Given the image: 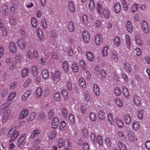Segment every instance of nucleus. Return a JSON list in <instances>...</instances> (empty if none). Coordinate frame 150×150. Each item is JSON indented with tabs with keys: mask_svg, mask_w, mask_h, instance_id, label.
I'll return each instance as SVG.
<instances>
[{
	"mask_svg": "<svg viewBox=\"0 0 150 150\" xmlns=\"http://www.w3.org/2000/svg\"><path fill=\"white\" fill-rule=\"evenodd\" d=\"M3 108V116L2 117L3 122H5L8 119L11 113V110L9 109L10 105L7 103H5Z\"/></svg>",
	"mask_w": 150,
	"mask_h": 150,
	"instance_id": "nucleus-1",
	"label": "nucleus"
},
{
	"mask_svg": "<svg viewBox=\"0 0 150 150\" xmlns=\"http://www.w3.org/2000/svg\"><path fill=\"white\" fill-rule=\"evenodd\" d=\"M19 134V132L16 131L14 128H12L8 132L7 134L8 137L10 138L9 141L12 142L15 140Z\"/></svg>",
	"mask_w": 150,
	"mask_h": 150,
	"instance_id": "nucleus-2",
	"label": "nucleus"
},
{
	"mask_svg": "<svg viewBox=\"0 0 150 150\" xmlns=\"http://www.w3.org/2000/svg\"><path fill=\"white\" fill-rule=\"evenodd\" d=\"M26 136L25 134H23L19 138L17 142V145L19 149H22L24 146L25 142L24 141Z\"/></svg>",
	"mask_w": 150,
	"mask_h": 150,
	"instance_id": "nucleus-3",
	"label": "nucleus"
},
{
	"mask_svg": "<svg viewBox=\"0 0 150 150\" xmlns=\"http://www.w3.org/2000/svg\"><path fill=\"white\" fill-rule=\"evenodd\" d=\"M141 27L142 31L144 33L148 34L149 33V25L146 21L143 20L142 21Z\"/></svg>",
	"mask_w": 150,
	"mask_h": 150,
	"instance_id": "nucleus-4",
	"label": "nucleus"
},
{
	"mask_svg": "<svg viewBox=\"0 0 150 150\" xmlns=\"http://www.w3.org/2000/svg\"><path fill=\"white\" fill-rule=\"evenodd\" d=\"M61 73L58 71L55 72H52L51 73V78L54 81L59 80L60 79Z\"/></svg>",
	"mask_w": 150,
	"mask_h": 150,
	"instance_id": "nucleus-5",
	"label": "nucleus"
},
{
	"mask_svg": "<svg viewBox=\"0 0 150 150\" xmlns=\"http://www.w3.org/2000/svg\"><path fill=\"white\" fill-rule=\"evenodd\" d=\"M17 43L18 47L21 49L24 50L25 49L26 44L25 40L21 38H19L17 41Z\"/></svg>",
	"mask_w": 150,
	"mask_h": 150,
	"instance_id": "nucleus-6",
	"label": "nucleus"
},
{
	"mask_svg": "<svg viewBox=\"0 0 150 150\" xmlns=\"http://www.w3.org/2000/svg\"><path fill=\"white\" fill-rule=\"evenodd\" d=\"M128 137L129 141L132 142H134L138 140V138L135 137L134 132L131 131L128 132Z\"/></svg>",
	"mask_w": 150,
	"mask_h": 150,
	"instance_id": "nucleus-7",
	"label": "nucleus"
},
{
	"mask_svg": "<svg viewBox=\"0 0 150 150\" xmlns=\"http://www.w3.org/2000/svg\"><path fill=\"white\" fill-rule=\"evenodd\" d=\"M8 48L10 52L13 53H15L17 52V48L16 46L13 42L9 43Z\"/></svg>",
	"mask_w": 150,
	"mask_h": 150,
	"instance_id": "nucleus-8",
	"label": "nucleus"
},
{
	"mask_svg": "<svg viewBox=\"0 0 150 150\" xmlns=\"http://www.w3.org/2000/svg\"><path fill=\"white\" fill-rule=\"evenodd\" d=\"M82 35L83 40L86 42H88L89 40V35L88 31L84 30L82 33Z\"/></svg>",
	"mask_w": 150,
	"mask_h": 150,
	"instance_id": "nucleus-9",
	"label": "nucleus"
},
{
	"mask_svg": "<svg viewBox=\"0 0 150 150\" xmlns=\"http://www.w3.org/2000/svg\"><path fill=\"white\" fill-rule=\"evenodd\" d=\"M37 33L38 38V41L40 42H41L44 40V37L42 31L39 28H38L37 29Z\"/></svg>",
	"mask_w": 150,
	"mask_h": 150,
	"instance_id": "nucleus-10",
	"label": "nucleus"
},
{
	"mask_svg": "<svg viewBox=\"0 0 150 150\" xmlns=\"http://www.w3.org/2000/svg\"><path fill=\"white\" fill-rule=\"evenodd\" d=\"M32 93L31 91L28 90L26 91L23 94L21 97V99L23 101H25L28 98Z\"/></svg>",
	"mask_w": 150,
	"mask_h": 150,
	"instance_id": "nucleus-11",
	"label": "nucleus"
},
{
	"mask_svg": "<svg viewBox=\"0 0 150 150\" xmlns=\"http://www.w3.org/2000/svg\"><path fill=\"white\" fill-rule=\"evenodd\" d=\"M102 39L101 35L99 34H96L95 37V43L98 45H100L102 42Z\"/></svg>",
	"mask_w": 150,
	"mask_h": 150,
	"instance_id": "nucleus-12",
	"label": "nucleus"
},
{
	"mask_svg": "<svg viewBox=\"0 0 150 150\" xmlns=\"http://www.w3.org/2000/svg\"><path fill=\"white\" fill-rule=\"evenodd\" d=\"M126 28L129 32L131 33L132 32L133 27L131 21H128L126 23Z\"/></svg>",
	"mask_w": 150,
	"mask_h": 150,
	"instance_id": "nucleus-13",
	"label": "nucleus"
},
{
	"mask_svg": "<svg viewBox=\"0 0 150 150\" xmlns=\"http://www.w3.org/2000/svg\"><path fill=\"white\" fill-rule=\"evenodd\" d=\"M28 111L27 109H24L22 110L19 115V118L23 119L26 117L28 115Z\"/></svg>",
	"mask_w": 150,
	"mask_h": 150,
	"instance_id": "nucleus-14",
	"label": "nucleus"
},
{
	"mask_svg": "<svg viewBox=\"0 0 150 150\" xmlns=\"http://www.w3.org/2000/svg\"><path fill=\"white\" fill-rule=\"evenodd\" d=\"M87 59L90 62L92 61L94 59V56L92 52L87 51L86 53Z\"/></svg>",
	"mask_w": 150,
	"mask_h": 150,
	"instance_id": "nucleus-15",
	"label": "nucleus"
},
{
	"mask_svg": "<svg viewBox=\"0 0 150 150\" xmlns=\"http://www.w3.org/2000/svg\"><path fill=\"white\" fill-rule=\"evenodd\" d=\"M115 12L117 13H118L120 11L121 6L120 4L119 3H115L113 6Z\"/></svg>",
	"mask_w": 150,
	"mask_h": 150,
	"instance_id": "nucleus-16",
	"label": "nucleus"
},
{
	"mask_svg": "<svg viewBox=\"0 0 150 150\" xmlns=\"http://www.w3.org/2000/svg\"><path fill=\"white\" fill-rule=\"evenodd\" d=\"M125 121L127 124H129L131 122V119L130 115L128 114H125L123 116Z\"/></svg>",
	"mask_w": 150,
	"mask_h": 150,
	"instance_id": "nucleus-17",
	"label": "nucleus"
},
{
	"mask_svg": "<svg viewBox=\"0 0 150 150\" xmlns=\"http://www.w3.org/2000/svg\"><path fill=\"white\" fill-rule=\"evenodd\" d=\"M125 43L127 48L130 50L131 41L129 36L127 35H126L125 36Z\"/></svg>",
	"mask_w": 150,
	"mask_h": 150,
	"instance_id": "nucleus-18",
	"label": "nucleus"
},
{
	"mask_svg": "<svg viewBox=\"0 0 150 150\" xmlns=\"http://www.w3.org/2000/svg\"><path fill=\"white\" fill-rule=\"evenodd\" d=\"M42 76L45 79H47L49 76V73L48 71L46 69H44L42 72Z\"/></svg>",
	"mask_w": 150,
	"mask_h": 150,
	"instance_id": "nucleus-19",
	"label": "nucleus"
},
{
	"mask_svg": "<svg viewBox=\"0 0 150 150\" xmlns=\"http://www.w3.org/2000/svg\"><path fill=\"white\" fill-rule=\"evenodd\" d=\"M22 57L21 54H16L15 57V60L16 64H20L22 61Z\"/></svg>",
	"mask_w": 150,
	"mask_h": 150,
	"instance_id": "nucleus-20",
	"label": "nucleus"
},
{
	"mask_svg": "<svg viewBox=\"0 0 150 150\" xmlns=\"http://www.w3.org/2000/svg\"><path fill=\"white\" fill-rule=\"evenodd\" d=\"M68 7L70 11L73 13L75 11V5L74 2L72 1H70L68 3Z\"/></svg>",
	"mask_w": 150,
	"mask_h": 150,
	"instance_id": "nucleus-21",
	"label": "nucleus"
},
{
	"mask_svg": "<svg viewBox=\"0 0 150 150\" xmlns=\"http://www.w3.org/2000/svg\"><path fill=\"white\" fill-rule=\"evenodd\" d=\"M59 120L58 118L57 117H55L52 122V127L54 128L57 127L59 125Z\"/></svg>",
	"mask_w": 150,
	"mask_h": 150,
	"instance_id": "nucleus-22",
	"label": "nucleus"
},
{
	"mask_svg": "<svg viewBox=\"0 0 150 150\" xmlns=\"http://www.w3.org/2000/svg\"><path fill=\"white\" fill-rule=\"evenodd\" d=\"M124 68L126 72L128 73L132 71V68L130 65L128 63L125 62L124 64Z\"/></svg>",
	"mask_w": 150,
	"mask_h": 150,
	"instance_id": "nucleus-23",
	"label": "nucleus"
},
{
	"mask_svg": "<svg viewBox=\"0 0 150 150\" xmlns=\"http://www.w3.org/2000/svg\"><path fill=\"white\" fill-rule=\"evenodd\" d=\"M114 103L117 106L120 108H121L123 106V103L122 101L119 98H117L114 101Z\"/></svg>",
	"mask_w": 150,
	"mask_h": 150,
	"instance_id": "nucleus-24",
	"label": "nucleus"
},
{
	"mask_svg": "<svg viewBox=\"0 0 150 150\" xmlns=\"http://www.w3.org/2000/svg\"><path fill=\"white\" fill-rule=\"evenodd\" d=\"M40 131L38 129L33 130L31 132L30 135V137L32 138L40 134Z\"/></svg>",
	"mask_w": 150,
	"mask_h": 150,
	"instance_id": "nucleus-25",
	"label": "nucleus"
},
{
	"mask_svg": "<svg viewBox=\"0 0 150 150\" xmlns=\"http://www.w3.org/2000/svg\"><path fill=\"white\" fill-rule=\"evenodd\" d=\"M108 118L110 123L112 125H113L115 122L112 114L111 113H108Z\"/></svg>",
	"mask_w": 150,
	"mask_h": 150,
	"instance_id": "nucleus-26",
	"label": "nucleus"
},
{
	"mask_svg": "<svg viewBox=\"0 0 150 150\" xmlns=\"http://www.w3.org/2000/svg\"><path fill=\"white\" fill-rule=\"evenodd\" d=\"M68 29L71 32H73L75 29L74 23L72 21L69 22L68 25Z\"/></svg>",
	"mask_w": 150,
	"mask_h": 150,
	"instance_id": "nucleus-27",
	"label": "nucleus"
},
{
	"mask_svg": "<svg viewBox=\"0 0 150 150\" xmlns=\"http://www.w3.org/2000/svg\"><path fill=\"white\" fill-rule=\"evenodd\" d=\"M123 93L125 96L128 98L129 96V93L127 88L125 87H124L122 88Z\"/></svg>",
	"mask_w": 150,
	"mask_h": 150,
	"instance_id": "nucleus-28",
	"label": "nucleus"
},
{
	"mask_svg": "<svg viewBox=\"0 0 150 150\" xmlns=\"http://www.w3.org/2000/svg\"><path fill=\"white\" fill-rule=\"evenodd\" d=\"M96 10L98 14L100 15L103 14V9L101 5L98 3L97 4L96 6Z\"/></svg>",
	"mask_w": 150,
	"mask_h": 150,
	"instance_id": "nucleus-29",
	"label": "nucleus"
},
{
	"mask_svg": "<svg viewBox=\"0 0 150 150\" xmlns=\"http://www.w3.org/2000/svg\"><path fill=\"white\" fill-rule=\"evenodd\" d=\"M132 129L135 131L138 130L139 128V124L137 122H133L132 125Z\"/></svg>",
	"mask_w": 150,
	"mask_h": 150,
	"instance_id": "nucleus-30",
	"label": "nucleus"
},
{
	"mask_svg": "<svg viewBox=\"0 0 150 150\" xmlns=\"http://www.w3.org/2000/svg\"><path fill=\"white\" fill-rule=\"evenodd\" d=\"M93 89L95 94L97 96H98L100 94L99 88L98 86L94 84L93 86Z\"/></svg>",
	"mask_w": 150,
	"mask_h": 150,
	"instance_id": "nucleus-31",
	"label": "nucleus"
},
{
	"mask_svg": "<svg viewBox=\"0 0 150 150\" xmlns=\"http://www.w3.org/2000/svg\"><path fill=\"white\" fill-rule=\"evenodd\" d=\"M79 83L80 86L81 87L85 88L86 87V85L84 79L81 77L79 79Z\"/></svg>",
	"mask_w": 150,
	"mask_h": 150,
	"instance_id": "nucleus-32",
	"label": "nucleus"
},
{
	"mask_svg": "<svg viewBox=\"0 0 150 150\" xmlns=\"http://www.w3.org/2000/svg\"><path fill=\"white\" fill-rule=\"evenodd\" d=\"M29 72V69L27 68H24L22 71L21 76L23 77H26Z\"/></svg>",
	"mask_w": 150,
	"mask_h": 150,
	"instance_id": "nucleus-33",
	"label": "nucleus"
},
{
	"mask_svg": "<svg viewBox=\"0 0 150 150\" xmlns=\"http://www.w3.org/2000/svg\"><path fill=\"white\" fill-rule=\"evenodd\" d=\"M73 71L75 72H77L79 70V66L76 62H73L72 65Z\"/></svg>",
	"mask_w": 150,
	"mask_h": 150,
	"instance_id": "nucleus-34",
	"label": "nucleus"
},
{
	"mask_svg": "<svg viewBox=\"0 0 150 150\" xmlns=\"http://www.w3.org/2000/svg\"><path fill=\"white\" fill-rule=\"evenodd\" d=\"M113 42L115 46H120V43L119 37L117 36L115 37L113 39Z\"/></svg>",
	"mask_w": 150,
	"mask_h": 150,
	"instance_id": "nucleus-35",
	"label": "nucleus"
},
{
	"mask_svg": "<svg viewBox=\"0 0 150 150\" xmlns=\"http://www.w3.org/2000/svg\"><path fill=\"white\" fill-rule=\"evenodd\" d=\"M134 104L137 106H139L141 104L140 101L138 99V97L137 95L135 96L133 98Z\"/></svg>",
	"mask_w": 150,
	"mask_h": 150,
	"instance_id": "nucleus-36",
	"label": "nucleus"
},
{
	"mask_svg": "<svg viewBox=\"0 0 150 150\" xmlns=\"http://www.w3.org/2000/svg\"><path fill=\"white\" fill-rule=\"evenodd\" d=\"M103 10V13L104 17L106 19H108L110 15L109 10L106 8H104Z\"/></svg>",
	"mask_w": 150,
	"mask_h": 150,
	"instance_id": "nucleus-37",
	"label": "nucleus"
},
{
	"mask_svg": "<svg viewBox=\"0 0 150 150\" xmlns=\"http://www.w3.org/2000/svg\"><path fill=\"white\" fill-rule=\"evenodd\" d=\"M84 99L85 101L88 102L90 100V96L88 92L86 91L84 94Z\"/></svg>",
	"mask_w": 150,
	"mask_h": 150,
	"instance_id": "nucleus-38",
	"label": "nucleus"
},
{
	"mask_svg": "<svg viewBox=\"0 0 150 150\" xmlns=\"http://www.w3.org/2000/svg\"><path fill=\"white\" fill-rule=\"evenodd\" d=\"M82 24L84 25H87L88 23V18L86 15H83L82 18Z\"/></svg>",
	"mask_w": 150,
	"mask_h": 150,
	"instance_id": "nucleus-39",
	"label": "nucleus"
},
{
	"mask_svg": "<svg viewBox=\"0 0 150 150\" xmlns=\"http://www.w3.org/2000/svg\"><path fill=\"white\" fill-rule=\"evenodd\" d=\"M108 46H106L104 47L102 50V53L103 57H106L108 54Z\"/></svg>",
	"mask_w": 150,
	"mask_h": 150,
	"instance_id": "nucleus-40",
	"label": "nucleus"
},
{
	"mask_svg": "<svg viewBox=\"0 0 150 150\" xmlns=\"http://www.w3.org/2000/svg\"><path fill=\"white\" fill-rule=\"evenodd\" d=\"M136 42L139 45L142 46L143 44L142 40L139 36H136L135 37Z\"/></svg>",
	"mask_w": 150,
	"mask_h": 150,
	"instance_id": "nucleus-41",
	"label": "nucleus"
},
{
	"mask_svg": "<svg viewBox=\"0 0 150 150\" xmlns=\"http://www.w3.org/2000/svg\"><path fill=\"white\" fill-rule=\"evenodd\" d=\"M63 145L65 149L67 150L69 149V148L70 145V144L68 139H66L64 140Z\"/></svg>",
	"mask_w": 150,
	"mask_h": 150,
	"instance_id": "nucleus-42",
	"label": "nucleus"
},
{
	"mask_svg": "<svg viewBox=\"0 0 150 150\" xmlns=\"http://www.w3.org/2000/svg\"><path fill=\"white\" fill-rule=\"evenodd\" d=\"M112 56L115 62L118 60V57L117 52L114 50L112 51Z\"/></svg>",
	"mask_w": 150,
	"mask_h": 150,
	"instance_id": "nucleus-43",
	"label": "nucleus"
},
{
	"mask_svg": "<svg viewBox=\"0 0 150 150\" xmlns=\"http://www.w3.org/2000/svg\"><path fill=\"white\" fill-rule=\"evenodd\" d=\"M41 25L44 29H46L47 28V24L46 20L44 18H43L41 22Z\"/></svg>",
	"mask_w": 150,
	"mask_h": 150,
	"instance_id": "nucleus-44",
	"label": "nucleus"
},
{
	"mask_svg": "<svg viewBox=\"0 0 150 150\" xmlns=\"http://www.w3.org/2000/svg\"><path fill=\"white\" fill-rule=\"evenodd\" d=\"M114 93L117 96H120L121 93V91L120 89L118 87H115L114 88Z\"/></svg>",
	"mask_w": 150,
	"mask_h": 150,
	"instance_id": "nucleus-45",
	"label": "nucleus"
},
{
	"mask_svg": "<svg viewBox=\"0 0 150 150\" xmlns=\"http://www.w3.org/2000/svg\"><path fill=\"white\" fill-rule=\"evenodd\" d=\"M16 95V93L13 92L11 93L8 96L7 100L8 101H11L15 97Z\"/></svg>",
	"mask_w": 150,
	"mask_h": 150,
	"instance_id": "nucleus-46",
	"label": "nucleus"
},
{
	"mask_svg": "<svg viewBox=\"0 0 150 150\" xmlns=\"http://www.w3.org/2000/svg\"><path fill=\"white\" fill-rule=\"evenodd\" d=\"M89 118L92 121H95L96 120V113L93 112L90 113L89 114Z\"/></svg>",
	"mask_w": 150,
	"mask_h": 150,
	"instance_id": "nucleus-47",
	"label": "nucleus"
},
{
	"mask_svg": "<svg viewBox=\"0 0 150 150\" xmlns=\"http://www.w3.org/2000/svg\"><path fill=\"white\" fill-rule=\"evenodd\" d=\"M31 23L32 26L33 27L36 28L38 24V22L37 19L35 18H32L31 19Z\"/></svg>",
	"mask_w": 150,
	"mask_h": 150,
	"instance_id": "nucleus-48",
	"label": "nucleus"
},
{
	"mask_svg": "<svg viewBox=\"0 0 150 150\" xmlns=\"http://www.w3.org/2000/svg\"><path fill=\"white\" fill-rule=\"evenodd\" d=\"M138 6L137 4H133L131 7V11L133 13L136 12L138 9Z\"/></svg>",
	"mask_w": 150,
	"mask_h": 150,
	"instance_id": "nucleus-49",
	"label": "nucleus"
},
{
	"mask_svg": "<svg viewBox=\"0 0 150 150\" xmlns=\"http://www.w3.org/2000/svg\"><path fill=\"white\" fill-rule=\"evenodd\" d=\"M98 116L100 120H104L105 118L104 112L102 110H100L98 113Z\"/></svg>",
	"mask_w": 150,
	"mask_h": 150,
	"instance_id": "nucleus-50",
	"label": "nucleus"
},
{
	"mask_svg": "<svg viewBox=\"0 0 150 150\" xmlns=\"http://www.w3.org/2000/svg\"><path fill=\"white\" fill-rule=\"evenodd\" d=\"M57 133L55 130H53L51 131L49 135V138L50 139H53L56 136Z\"/></svg>",
	"mask_w": 150,
	"mask_h": 150,
	"instance_id": "nucleus-51",
	"label": "nucleus"
},
{
	"mask_svg": "<svg viewBox=\"0 0 150 150\" xmlns=\"http://www.w3.org/2000/svg\"><path fill=\"white\" fill-rule=\"evenodd\" d=\"M42 92V88L41 87H38L36 90V94L38 97H40Z\"/></svg>",
	"mask_w": 150,
	"mask_h": 150,
	"instance_id": "nucleus-52",
	"label": "nucleus"
},
{
	"mask_svg": "<svg viewBox=\"0 0 150 150\" xmlns=\"http://www.w3.org/2000/svg\"><path fill=\"white\" fill-rule=\"evenodd\" d=\"M100 78L101 79H103L105 78L106 75V71L105 70H102L100 71Z\"/></svg>",
	"mask_w": 150,
	"mask_h": 150,
	"instance_id": "nucleus-53",
	"label": "nucleus"
},
{
	"mask_svg": "<svg viewBox=\"0 0 150 150\" xmlns=\"http://www.w3.org/2000/svg\"><path fill=\"white\" fill-rule=\"evenodd\" d=\"M62 67L64 69L66 72H67L69 70L68 63L66 61L64 62L62 64Z\"/></svg>",
	"mask_w": 150,
	"mask_h": 150,
	"instance_id": "nucleus-54",
	"label": "nucleus"
},
{
	"mask_svg": "<svg viewBox=\"0 0 150 150\" xmlns=\"http://www.w3.org/2000/svg\"><path fill=\"white\" fill-rule=\"evenodd\" d=\"M118 136L121 138L122 140H125L126 137L123 132L122 131H119L117 133Z\"/></svg>",
	"mask_w": 150,
	"mask_h": 150,
	"instance_id": "nucleus-55",
	"label": "nucleus"
},
{
	"mask_svg": "<svg viewBox=\"0 0 150 150\" xmlns=\"http://www.w3.org/2000/svg\"><path fill=\"white\" fill-rule=\"evenodd\" d=\"M54 117V111L52 110H50L48 113V117L49 119H52Z\"/></svg>",
	"mask_w": 150,
	"mask_h": 150,
	"instance_id": "nucleus-56",
	"label": "nucleus"
},
{
	"mask_svg": "<svg viewBox=\"0 0 150 150\" xmlns=\"http://www.w3.org/2000/svg\"><path fill=\"white\" fill-rule=\"evenodd\" d=\"M89 7L92 10H93L95 7L94 1L93 0H90L89 4Z\"/></svg>",
	"mask_w": 150,
	"mask_h": 150,
	"instance_id": "nucleus-57",
	"label": "nucleus"
},
{
	"mask_svg": "<svg viewBox=\"0 0 150 150\" xmlns=\"http://www.w3.org/2000/svg\"><path fill=\"white\" fill-rule=\"evenodd\" d=\"M67 54L69 56H72L74 54L73 49L71 47H68L67 50Z\"/></svg>",
	"mask_w": 150,
	"mask_h": 150,
	"instance_id": "nucleus-58",
	"label": "nucleus"
},
{
	"mask_svg": "<svg viewBox=\"0 0 150 150\" xmlns=\"http://www.w3.org/2000/svg\"><path fill=\"white\" fill-rule=\"evenodd\" d=\"M97 140L98 143L100 146H101L103 144V138L100 135H98L97 137Z\"/></svg>",
	"mask_w": 150,
	"mask_h": 150,
	"instance_id": "nucleus-59",
	"label": "nucleus"
},
{
	"mask_svg": "<svg viewBox=\"0 0 150 150\" xmlns=\"http://www.w3.org/2000/svg\"><path fill=\"white\" fill-rule=\"evenodd\" d=\"M32 72L33 74L35 75H37L38 74V70L37 67L35 66H33L32 68Z\"/></svg>",
	"mask_w": 150,
	"mask_h": 150,
	"instance_id": "nucleus-60",
	"label": "nucleus"
},
{
	"mask_svg": "<svg viewBox=\"0 0 150 150\" xmlns=\"http://www.w3.org/2000/svg\"><path fill=\"white\" fill-rule=\"evenodd\" d=\"M11 24L12 25H15L17 24V22L15 19L12 16L9 19Z\"/></svg>",
	"mask_w": 150,
	"mask_h": 150,
	"instance_id": "nucleus-61",
	"label": "nucleus"
},
{
	"mask_svg": "<svg viewBox=\"0 0 150 150\" xmlns=\"http://www.w3.org/2000/svg\"><path fill=\"white\" fill-rule=\"evenodd\" d=\"M64 141L62 138H59L58 141V145L59 147L62 148L63 145Z\"/></svg>",
	"mask_w": 150,
	"mask_h": 150,
	"instance_id": "nucleus-62",
	"label": "nucleus"
},
{
	"mask_svg": "<svg viewBox=\"0 0 150 150\" xmlns=\"http://www.w3.org/2000/svg\"><path fill=\"white\" fill-rule=\"evenodd\" d=\"M118 145L120 148V150H126V147L124 144L122 143L119 142L118 143Z\"/></svg>",
	"mask_w": 150,
	"mask_h": 150,
	"instance_id": "nucleus-63",
	"label": "nucleus"
},
{
	"mask_svg": "<svg viewBox=\"0 0 150 150\" xmlns=\"http://www.w3.org/2000/svg\"><path fill=\"white\" fill-rule=\"evenodd\" d=\"M143 111L142 110H139L137 113V117L139 119H142L143 117Z\"/></svg>",
	"mask_w": 150,
	"mask_h": 150,
	"instance_id": "nucleus-64",
	"label": "nucleus"
}]
</instances>
